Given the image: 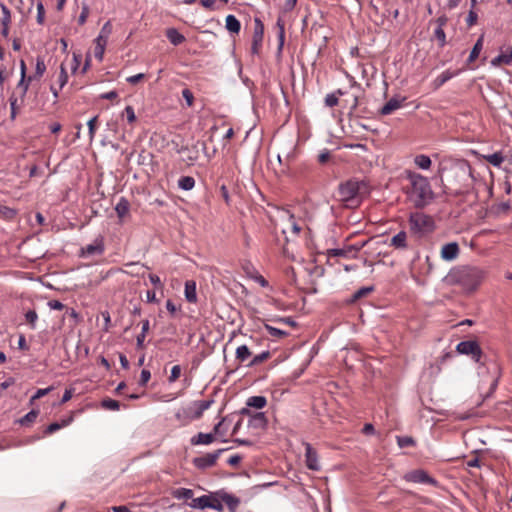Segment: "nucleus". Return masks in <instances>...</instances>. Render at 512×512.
Masks as SVG:
<instances>
[{
    "mask_svg": "<svg viewBox=\"0 0 512 512\" xmlns=\"http://www.w3.org/2000/svg\"><path fill=\"white\" fill-rule=\"evenodd\" d=\"M443 170L446 172L445 193L458 196L470 191L474 178L472 168L467 161H461Z\"/></svg>",
    "mask_w": 512,
    "mask_h": 512,
    "instance_id": "f257e3e1",
    "label": "nucleus"
},
{
    "mask_svg": "<svg viewBox=\"0 0 512 512\" xmlns=\"http://www.w3.org/2000/svg\"><path fill=\"white\" fill-rule=\"evenodd\" d=\"M370 194V185L365 180L349 179L338 186V200L347 208H357Z\"/></svg>",
    "mask_w": 512,
    "mask_h": 512,
    "instance_id": "f03ea898",
    "label": "nucleus"
},
{
    "mask_svg": "<svg viewBox=\"0 0 512 512\" xmlns=\"http://www.w3.org/2000/svg\"><path fill=\"white\" fill-rule=\"evenodd\" d=\"M412 186V198L417 208H423L434 198L431 185L428 179L418 173H409L408 176Z\"/></svg>",
    "mask_w": 512,
    "mask_h": 512,
    "instance_id": "7ed1b4c3",
    "label": "nucleus"
},
{
    "mask_svg": "<svg viewBox=\"0 0 512 512\" xmlns=\"http://www.w3.org/2000/svg\"><path fill=\"white\" fill-rule=\"evenodd\" d=\"M213 403V399L193 401L186 407L178 409L175 413V418L181 425L185 426L193 420L200 419Z\"/></svg>",
    "mask_w": 512,
    "mask_h": 512,
    "instance_id": "20e7f679",
    "label": "nucleus"
},
{
    "mask_svg": "<svg viewBox=\"0 0 512 512\" xmlns=\"http://www.w3.org/2000/svg\"><path fill=\"white\" fill-rule=\"evenodd\" d=\"M460 285L467 291L475 290L484 278V273L477 267L466 266L462 267L451 274Z\"/></svg>",
    "mask_w": 512,
    "mask_h": 512,
    "instance_id": "39448f33",
    "label": "nucleus"
},
{
    "mask_svg": "<svg viewBox=\"0 0 512 512\" xmlns=\"http://www.w3.org/2000/svg\"><path fill=\"white\" fill-rule=\"evenodd\" d=\"M409 225L411 231L418 236H423L433 232L434 230L433 219L430 216L420 212L412 213L410 215Z\"/></svg>",
    "mask_w": 512,
    "mask_h": 512,
    "instance_id": "423d86ee",
    "label": "nucleus"
},
{
    "mask_svg": "<svg viewBox=\"0 0 512 512\" xmlns=\"http://www.w3.org/2000/svg\"><path fill=\"white\" fill-rule=\"evenodd\" d=\"M366 241L346 245L343 248L328 249L326 255L330 257L356 258L358 252L367 244Z\"/></svg>",
    "mask_w": 512,
    "mask_h": 512,
    "instance_id": "0eeeda50",
    "label": "nucleus"
},
{
    "mask_svg": "<svg viewBox=\"0 0 512 512\" xmlns=\"http://www.w3.org/2000/svg\"><path fill=\"white\" fill-rule=\"evenodd\" d=\"M456 351L459 354L470 356L476 363L480 362L483 355L480 345L475 340L459 342L456 346Z\"/></svg>",
    "mask_w": 512,
    "mask_h": 512,
    "instance_id": "6e6552de",
    "label": "nucleus"
},
{
    "mask_svg": "<svg viewBox=\"0 0 512 512\" xmlns=\"http://www.w3.org/2000/svg\"><path fill=\"white\" fill-rule=\"evenodd\" d=\"M228 448H221L218 449L212 453H207L203 456L195 457L192 460L193 465L199 469V470H205L207 468L213 467L219 456L224 452L227 451Z\"/></svg>",
    "mask_w": 512,
    "mask_h": 512,
    "instance_id": "1a4fd4ad",
    "label": "nucleus"
},
{
    "mask_svg": "<svg viewBox=\"0 0 512 512\" xmlns=\"http://www.w3.org/2000/svg\"><path fill=\"white\" fill-rule=\"evenodd\" d=\"M264 38V24L259 18L254 20V32L252 38L251 52L252 54H258L262 47Z\"/></svg>",
    "mask_w": 512,
    "mask_h": 512,
    "instance_id": "9d476101",
    "label": "nucleus"
},
{
    "mask_svg": "<svg viewBox=\"0 0 512 512\" xmlns=\"http://www.w3.org/2000/svg\"><path fill=\"white\" fill-rule=\"evenodd\" d=\"M241 414L250 416L248 421V427L250 428L264 429L267 426V418L263 412L251 414L248 408H243Z\"/></svg>",
    "mask_w": 512,
    "mask_h": 512,
    "instance_id": "9b49d317",
    "label": "nucleus"
},
{
    "mask_svg": "<svg viewBox=\"0 0 512 512\" xmlns=\"http://www.w3.org/2000/svg\"><path fill=\"white\" fill-rule=\"evenodd\" d=\"M304 446L306 466L308 467V469L313 471L320 470V464L318 461V455L316 450L312 447L310 443H305Z\"/></svg>",
    "mask_w": 512,
    "mask_h": 512,
    "instance_id": "f8f14e48",
    "label": "nucleus"
},
{
    "mask_svg": "<svg viewBox=\"0 0 512 512\" xmlns=\"http://www.w3.org/2000/svg\"><path fill=\"white\" fill-rule=\"evenodd\" d=\"M105 250L102 237H98L93 243L86 245L81 249V256L101 255Z\"/></svg>",
    "mask_w": 512,
    "mask_h": 512,
    "instance_id": "ddd939ff",
    "label": "nucleus"
},
{
    "mask_svg": "<svg viewBox=\"0 0 512 512\" xmlns=\"http://www.w3.org/2000/svg\"><path fill=\"white\" fill-rule=\"evenodd\" d=\"M406 479L414 483L431 484L434 486L437 484V481L424 470H414L406 476Z\"/></svg>",
    "mask_w": 512,
    "mask_h": 512,
    "instance_id": "4468645a",
    "label": "nucleus"
},
{
    "mask_svg": "<svg viewBox=\"0 0 512 512\" xmlns=\"http://www.w3.org/2000/svg\"><path fill=\"white\" fill-rule=\"evenodd\" d=\"M460 249L456 242L445 244L441 249V258L446 261H452L459 255Z\"/></svg>",
    "mask_w": 512,
    "mask_h": 512,
    "instance_id": "2eb2a0df",
    "label": "nucleus"
},
{
    "mask_svg": "<svg viewBox=\"0 0 512 512\" xmlns=\"http://www.w3.org/2000/svg\"><path fill=\"white\" fill-rule=\"evenodd\" d=\"M223 500L230 512H236L240 505V499L232 494H229L225 490H221V495H218Z\"/></svg>",
    "mask_w": 512,
    "mask_h": 512,
    "instance_id": "dca6fc26",
    "label": "nucleus"
},
{
    "mask_svg": "<svg viewBox=\"0 0 512 512\" xmlns=\"http://www.w3.org/2000/svg\"><path fill=\"white\" fill-rule=\"evenodd\" d=\"M216 439V436L213 432L210 433H202L199 432L198 434L194 435L190 439V443L192 445H209Z\"/></svg>",
    "mask_w": 512,
    "mask_h": 512,
    "instance_id": "f3484780",
    "label": "nucleus"
},
{
    "mask_svg": "<svg viewBox=\"0 0 512 512\" xmlns=\"http://www.w3.org/2000/svg\"><path fill=\"white\" fill-rule=\"evenodd\" d=\"M210 497H211V492L209 494H205L198 498L192 499V501L189 502L188 505H189V507H191L193 509H200V510L207 509V508H209V505H210Z\"/></svg>",
    "mask_w": 512,
    "mask_h": 512,
    "instance_id": "a211bd4d",
    "label": "nucleus"
},
{
    "mask_svg": "<svg viewBox=\"0 0 512 512\" xmlns=\"http://www.w3.org/2000/svg\"><path fill=\"white\" fill-rule=\"evenodd\" d=\"M405 101V98H402L401 100L397 98H391L389 101L386 102V104L381 108L380 113L381 115H389L398 108L402 106V103Z\"/></svg>",
    "mask_w": 512,
    "mask_h": 512,
    "instance_id": "6ab92c4d",
    "label": "nucleus"
},
{
    "mask_svg": "<svg viewBox=\"0 0 512 512\" xmlns=\"http://www.w3.org/2000/svg\"><path fill=\"white\" fill-rule=\"evenodd\" d=\"M72 421H73V415L70 414L67 418L62 419L61 422H53V423L49 424L46 427L44 433L47 435L52 434V433L58 431L59 429L68 426L70 423H72Z\"/></svg>",
    "mask_w": 512,
    "mask_h": 512,
    "instance_id": "aec40b11",
    "label": "nucleus"
},
{
    "mask_svg": "<svg viewBox=\"0 0 512 512\" xmlns=\"http://www.w3.org/2000/svg\"><path fill=\"white\" fill-rule=\"evenodd\" d=\"M390 245L396 249H406L408 247L406 232L400 231L396 235H394L391 239Z\"/></svg>",
    "mask_w": 512,
    "mask_h": 512,
    "instance_id": "412c9836",
    "label": "nucleus"
},
{
    "mask_svg": "<svg viewBox=\"0 0 512 512\" xmlns=\"http://www.w3.org/2000/svg\"><path fill=\"white\" fill-rule=\"evenodd\" d=\"M167 39L174 45L178 46L185 41V37L175 28H169L166 30Z\"/></svg>",
    "mask_w": 512,
    "mask_h": 512,
    "instance_id": "4be33fe9",
    "label": "nucleus"
},
{
    "mask_svg": "<svg viewBox=\"0 0 512 512\" xmlns=\"http://www.w3.org/2000/svg\"><path fill=\"white\" fill-rule=\"evenodd\" d=\"M511 209L510 201H502L491 206L490 211L496 216L505 215Z\"/></svg>",
    "mask_w": 512,
    "mask_h": 512,
    "instance_id": "5701e85b",
    "label": "nucleus"
},
{
    "mask_svg": "<svg viewBox=\"0 0 512 512\" xmlns=\"http://www.w3.org/2000/svg\"><path fill=\"white\" fill-rule=\"evenodd\" d=\"M130 209V203L125 197H121L115 206V211L120 219H123Z\"/></svg>",
    "mask_w": 512,
    "mask_h": 512,
    "instance_id": "b1692460",
    "label": "nucleus"
},
{
    "mask_svg": "<svg viewBox=\"0 0 512 512\" xmlns=\"http://www.w3.org/2000/svg\"><path fill=\"white\" fill-rule=\"evenodd\" d=\"M218 495H221V490L211 492L209 509L222 512L224 510L223 500Z\"/></svg>",
    "mask_w": 512,
    "mask_h": 512,
    "instance_id": "393cba45",
    "label": "nucleus"
},
{
    "mask_svg": "<svg viewBox=\"0 0 512 512\" xmlns=\"http://www.w3.org/2000/svg\"><path fill=\"white\" fill-rule=\"evenodd\" d=\"M185 297L190 303L197 301L196 284L194 281H186L185 283Z\"/></svg>",
    "mask_w": 512,
    "mask_h": 512,
    "instance_id": "a878e982",
    "label": "nucleus"
},
{
    "mask_svg": "<svg viewBox=\"0 0 512 512\" xmlns=\"http://www.w3.org/2000/svg\"><path fill=\"white\" fill-rule=\"evenodd\" d=\"M226 29L232 33H239L241 29L240 21L232 14L226 17Z\"/></svg>",
    "mask_w": 512,
    "mask_h": 512,
    "instance_id": "bb28decb",
    "label": "nucleus"
},
{
    "mask_svg": "<svg viewBox=\"0 0 512 512\" xmlns=\"http://www.w3.org/2000/svg\"><path fill=\"white\" fill-rule=\"evenodd\" d=\"M194 492L192 489L189 488H177L172 491V496L178 500H189L194 499L193 498Z\"/></svg>",
    "mask_w": 512,
    "mask_h": 512,
    "instance_id": "cd10ccee",
    "label": "nucleus"
},
{
    "mask_svg": "<svg viewBox=\"0 0 512 512\" xmlns=\"http://www.w3.org/2000/svg\"><path fill=\"white\" fill-rule=\"evenodd\" d=\"M483 41H484V35L482 34L478 38V40L476 41V43L474 44V46L470 52V55L467 60L468 63L474 62L478 58V56L483 48Z\"/></svg>",
    "mask_w": 512,
    "mask_h": 512,
    "instance_id": "c85d7f7f",
    "label": "nucleus"
},
{
    "mask_svg": "<svg viewBox=\"0 0 512 512\" xmlns=\"http://www.w3.org/2000/svg\"><path fill=\"white\" fill-rule=\"evenodd\" d=\"M149 327H150L149 320L148 319L143 320L141 333L136 338V347L138 349L144 348V340H145L147 332L149 331Z\"/></svg>",
    "mask_w": 512,
    "mask_h": 512,
    "instance_id": "c756f323",
    "label": "nucleus"
},
{
    "mask_svg": "<svg viewBox=\"0 0 512 512\" xmlns=\"http://www.w3.org/2000/svg\"><path fill=\"white\" fill-rule=\"evenodd\" d=\"M267 399L264 396H252L247 399V407L262 409L266 406Z\"/></svg>",
    "mask_w": 512,
    "mask_h": 512,
    "instance_id": "7c9ffc66",
    "label": "nucleus"
},
{
    "mask_svg": "<svg viewBox=\"0 0 512 512\" xmlns=\"http://www.w3.org/2000/svg\"><path fill=\"white\" fill-rule=\"evenodd\" d=\"M252 353L247 345H241L236 349V359L243 363L251 357Z\"/></svg>",
    "mask_w": 512,
    "mask_h": 512,
    "instance_id": "2f4dec72",
    "label": "nucleus"
},
{
    "mask_svg": "<svg viewBox=\"0 0 512 512\" xmlns=\"http://www.w3.org/2000/svg\"><path fill=\"white\" fill-rule=\"evenodd\" d=\"M195 186V179L191 176H182L178 180V187L182 190L189 191Z\"/></svg>",
    "mask_w": 512,
    "mask_h": 512,
    "instance_id": "473e14b6",
    "label": "nucleus"
},
{
    "mask_svg": "<svg viewBox=\"0 0 512 512\" xmlns=\"http://www.w3.org/2000/svg\"><path fill=\"white\" fill-rule=\"evenodd\" d=\"M17 215V210L5 205H0V217L6 221H12Z\"/></svg>",
    "mask_w": 512,
    "mask_h": 512,
    "instance_id": "72a5a7b5",
    "label": "nucleus"
},
{
    "mask_svg": "<svg viewBox=\"0 0 512 512\" xmlns=\"http://www.w3.org/2000/svg\"><path fill=\"white\" fill-rule=\"evenodd\" d=\"M414 163L420 168V169H423V170H427L430 168L431 166V159L429 156L427 155H424V154H420V155H417L415 158H414Z\"/></svg>",
    "mask_w": 512,
    "mask_h": 512,
    "instance_id": "f704fd0d",
    "label": "nucleus"
},
{
    "mask_svg": "<svg viewBox=\"0 0 512 512\" xmlns=\"http://www.w3.org/2000/svg\"><path fill=\"white\" fill-rule=\"evenodd\" d=\"M112 33V24L107 21L101 28L99 35L95 38L100 41L108 42V38Z\"/></svg>",
    "mask_w": 512,
    "mask_h": 512,
    "instance_id": "c9c22d12",
    "label": "nucleus"
},
{
    "mask_svg": "<svg viewBox=\"0 0 512 512\" xmlns=\"http://www.w3.org/2000/svg\"><path fill=\"white\" fill-rule=\"evenodd\" d=\"M94 44H95V46H94V56H95L96 59H98V61H102L103 60V56H104V52H105V47L107 45V42L95 39L94 40Z\"/></svg>",
    "mask_w": 512,
    "mask_h": 512,
    "instance_id": "e433bc0d",
    "label": "nucleus"
},
{
    "mask_svg": "<svg viewBox=\"0 0 512 512\" xmlns=\"http://www.w3.org/2000/svg\"><path fill=\"white\" fill-rule=\"evenodd\" d=\"M38 415H39V410L33 409L30 412H28L26 415H24L21 419H19L18 422L22 426H28L36 420Z\"/></svg>",
    "mask_w": 512,
    "mask_h": 512,
    "instance_id": "4c0bfd02",
    "label": "nucleus"
},
{
    "mask_svg": "<svg viewBox=\"0 0 512 512\" xmlns=\"http://www.w3.org/2000/svg\"><path fill=\"white\" fill-rule=\"evenodd\" d=\"M486 161L494 167H500L504 161L502 153L495 152L493 154L485 156Z\"/></svg>",
    "mask_w": 512,
    "mask_h": 512,
    "instance_id": "58836bf2",
    "label": "nucleus"
},
{
    "mask_svg": "<svg viewBox=\"0 0 512 512\" xmlns=\"http://www.w3.org/2000/svg\"><path fill=\"white\" fill-rule=\"evenodd\" d=\"M269 351H263L262 353L255 355L251 361L247 364V367H254L270 358Z\"/></svg>",
    "mask_w": 512,
    "mask_h": 512,
    "instance_id": "ea45409f",
    "label": "nucleus"
},
{
    "mask_svg": "<svg viewBox=\"0 0 512 512\" xmlns=\"http://www.w3.org/2000/svg\"><path fill=\"white\" fill-rule=\"evenodd\" d=\"M276 26L278 27V49L281 50L285 40V27L280 17L277 19Z\"/></svg>",
    "mask_w": 512,
    "mask_h": 512,
    "instance_id": "a19ab883",
    "label": "nucleus"
},
{
    "mask_svg": "<svg viewBox=\"0 0 512 512\" xmlns=\"http://www.w3.org/2000/svg\"><path fill=\"white\" fill-rule=\"evenodd\" d=\"M264 328L267 330L270 336L275 338H284L288 336V332L275 328L267 323L264 324Z\"/></svg>",
    "mask_w": 512,
    "mask_h": 512,
    "instance_id": "79ce46f5",
    "label": "nucleus"
},
{
    "mask_svg": "<svg viewBox=\"0 0 512 512\" xmlns=\"http://www.w3.org/2000/svg\"><path fill=\"white\" fill-rule=\"evenodd\" d=\"M456 74L451 72L450 70L443 71L436 79L435 84L437 87L442 86L444 83L453 78Z\"/></svg>",
    "mask_w": 512,
    "mask_h": 512,
    "instance_id": "37998d69",
    "label": "nucleus"
},
{
    "mask_svg": "<svg viewBox=\"0 0 512 512\" xmlns=\"http://www.w3.org/2000/svg\"><path fill=\"white\" fill-rule=\"evenodd\" d=\"M396 439L400 448L412 447L416 445V441L410 436H397Z\"/></svg>",
    "mask_w": 512,
    "mask_h": 512,
    "instance_id": "c03bdc74",
    "label": "nucleus"
},
{
    "mask_svg": "<svg viewBox=\"0 0 512 512\" xmlns=\"http://www.w3.org/2000/svg\"><path fill=\"white\" fill-rule=\"evenodd\" d=\"M373 291V287H362L358 289L355 293H353L350 302L354 303L362 297L367 296L369 293Z\"/></svg>",
    "mask_w": 512,
    "mask_h": 512,
    "instance_id": "a18cd8bd",
    "label": "nucleus"
},
{
    "mask_svg": "<svg viewBox=\"0 0 512 512\" xmlns=\"http://www.w3.org/2000/svg\"><path fill=\"white\" fill-rule=\"evenodd\" d=\"M0 8L2 11L1 24L2 26H9L11 23V12L4 3H0Z\"/></svg>",
    "mask_w": 512,
    "mask_h": 512,
    "instance_id": "49530a36",
    "label": "nucleus"
},
{
    "mask_svg": "<svg viewBox=\"0 0 512 512\" xmlns=\"http://www.w3.org/2000/svg\"><path fill=\"white\" fill-rule=\"evenodd\" d=\"M227 420L226 417H223L221 419V421H219L214 427H213V430L212 432L214 433V435L217 437H222L226 434L227 432V428L225 427V421Z\"/></svg>",
    "mask_w": 512,
    "mask_h": 512,
    "instance_id": "de8ad7c7",
    "label": "nucleus"
},
{
    "mask_svg": "<svg viewBox=\"0 0 512 512\" xmlns=\"http://www.w3.org/2000/svg\"><path fill=\"white\" fill-rule=\"evenodd\" d=\"M89 13H90L89 5L86 2H82L81 3V13L78 17L79 25H84L86 23Z\"/></svg>",
    "mask_w": 512,
    "mask_h": 512,
    "instance_id": "09e8293b",
    "label": "nucleus"
},
{
    "mask_svg": "<svg viewBox=\"0 0 512 512\" xmlns=\"http://www.w3.org/2000/svg\"><path fill=\"white\" fill-rule=\"evenodd\" d=\"M25 320L30 325L31 329H35L36 322L38 320V314L35 310H29L25 313Z\"/></svg>",
    "mask_w": 512,
    "mask_h": 512,
    "instance_id": "8fccbe9b",
    "label": "nucleus"
},
{
    "mask_svg": "<svg viewBox=\"0 0 512 512\" xmlns=\"http://www.w3.org/2000/svg\"><path fill=\"white\" fill-rule=\"evenodd\" d=\"M101 405L107 410H119L120 408V403L117 400L111 398L103 399Z\"/></svg>",
    "mask_w": 512,
    "mask_h": 512,
    "instance_id": "3c124183",
    "label": "nucleus"
},
{
    "mask_svg": "<svg viewBox=\"0 0 512 512\" xmlns=\"http://www.w3.org/2000/svg\"><path fill=\"white\" fill-rule=\"evenodd\" d=\"M67 82H68L67 70L65 68V65L62 63L60 65V73L58 76L59 89H62L67 84Z\"/></svg>",
    "mask_w": 512,
    "mask_h": 512,
    "instance_id": "603ef678",
    "label": "nucleus"
},
{
    "mask_svg": "<svg viewBox=\"0 0 512 512\" xmlns=\"http://www.w3.org/2000/svg\"><path fill=\"white\" fill-rule=\"evenodd\" d=\"M46 71V65L44 59L42 57H37L36 67H35V76L40 78L43 76Z\"/></svg>",
    "mask_w": 512,
    "mask_h": 512,
    "instance_id": "864d4df0",
    "label": "nucleus"
},
{
    "mask_svg": "<svg viewBox=\"0 0 512 512\" xmlns=\"http://www.w3.org/2000/svg\"><path fill=\"white\" fill-rule=\"evenodd\" d=\"M53 389H54L53 386H50V387H47V388H43V389H38L36 391V393L31 397V399L29 401L30 405H32L35 402V400L40 399L41 397L46 396Z\"/></svg>",
    "mask_w": 512,
    "mask_h": 512,
    "instance_id": "5fc2aeb1",
    "label": "nucleus"
},
{
    "mask_svg": "<svg viewBox=\"0 0 512 512\" xmlns=\"http://www.w3.org/2000/svg\"><path fill=\"white\" fill-rule=\"evenodd\" d=\"M434 36L439 42V46L443 48L446 45V34L444 29L437 27L434 31Z\"/></svg>",
    "mask_w": 512,
    "mask_h": 512,
    "instance_id": "6e6d98bb",
    "label": "nucleus"
},
{
    "mask_svg": "<svg viewBox=\"0 0 512 512\" xmlns=\"http://www.w3.org/2000/svg\"><path fill=\"white\" fill-rule=\"evenodd\" d=\"M324 102H325V105L328 106V107H335L338 105L339 103V99L337 97V94H334V93H330V94H327L325 99H324Z\"/></svg>",
    "mask_w": 512,
    "mask_h": 512,
    "instance_id": "4d7b16f0",
    "label": "nucleus"
},
{
    "mask_svg": "<svg viewBox=\"0 0 512 512\" xmlns=\"http://www.w3.org/2000/svg\"><path fill=\"white\" fill-rule=\"evenodd\" d=\"M478 15L475 11V9H470L468 16L466 18V24L468 27H472L477 23Z\"/></svg>",
    "mask_w": 512,
    "mask_h": 512,
    "instance_id": "13d9d810",
    "label": "nucleus"
},
{
    "mask_svg": "<svg viewBox=\"0 0 512 512\" xmlns=\"http://www.w3.org/2000/svg\"><path fill=\"white\" fill-rule=\"evenodd\" d=\"M181 375V367L180 365H174L171 369V374L168 377V381L170 383L175 382Z\"/></svg>",
    "mask_w": 512,
    "mask_h": 512,
    "instance_id": "bf43d9fd",
    "label": "nucleus"
},
{
    "mask_svg": "<svg viewBox=\"0 0 512 512\" xmlns=\"http://www.w3.org/2000/svg\"><path fill=\"white\" fill-rule=\"evenodd\" d=\"M182 96L186 101L188 107H191L194 103V95L190 89L185 88L182 90Z\"/></svg>",
    "mask_w": 512,
    "mask_h": 512,
    "instance_id": "052dcab7",
    "label": "nucleus"
},
{
    "mask_svg": "<svg viewBox=\"0 0 512 512\" xmlns=\"http://www.w3.org/2000/svg\"><path fill=\"white\" fill-rule=\"evenodd\" d=\"M45 20V9L42 2L37 3V23L42 25Z\"/></svg>",
    "mask_w": 512,
    "mask_h": 512,
    "instance_id": "680f3d73",
    "label": "nucleus"
},
{
    "mask_svg": "<svg viewBox=\"0 0 512 512\" xmlns=\"http://www.w3.org/2000/svg\"><path fill=\"white\" fill-rule=\"evenodd\" d=\"M123 115H126L127 121L129 123H134L136 121L135 111L132 106H127L123 112Z\"/></svg>",
    "mask_w": 512,
    "mask_h": 512,
    "instance_id": "e2e57ef3",
    "label": "nucleus"
},
{
    "mask_svg": "<svg viewBox=\"0 0 512 512\" xmlns=\"http://www.w3.org/2000/svg\"><path fill=\"white\" fill-rule=\"evenodd\" d=\"M97 119H98V117L95 116V117L91 118L87 123L88 130H89V136L91 139H93V137L95 135Z\"/></svg>",
    "mask_w": 512,
    "mask_h": 512,
    "instance_id": "0e129e2a",
    "label": "nucleus"
},
{
    "mask_svg": "<svg viewBox=\"0 0 512 512\" xmlns=\"http://www.w3.org/2000/svg\"><path fill=\"white\" fill-rule=\"evenodd\" d=\"M150 378H151L150 371L143 369L140 374L139 385L145 386L147 384V382L150 380Z\"/></svg>",
    "mask_w": 512,
    "mask_h": 512,
    "instance_id": "69168bd1",
    "label": "nucleus"
},
{
    "mask_svg": "<svg viewBox=\"0 0 512 512\" xmlns=\"http://www.w3.org/2000/svg\"><path fill=\"white\" fill-rule=\"evenodd\" d=\"M9 103H10V110H11L10 118L12 120H14L16 118V115H17V112H16L17 98L14 97V96H11L9 98Z\"/></svg>",
    "mask_w": 512,
    "mask_h": 512,
    "instance_id": "338daca9",
    "label": "nucleus"
},
{
    "mask_svg": "<svg viewBox=\"0 0 512 512\" xmlns=\"http://www.w3.org/2000/svg\"><path fill=\"white\" fill-rule=\"evenodd\" d=\"M48 306L52 310H63L65 307L64 304L59 300H50L48 302Z\"/></svg>",
    "mask_w": 512,
    "mask_h": 512,
    "instance_id": "774afa93",
    "label": "nucleus"
}]
</instances>
